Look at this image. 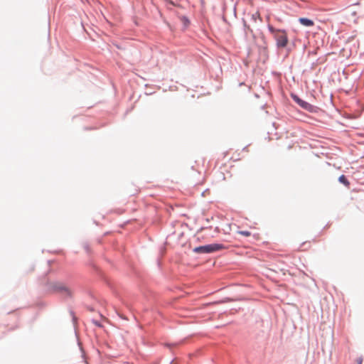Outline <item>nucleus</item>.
Listing matches in <instances>:
<instances>
[{
	"mask_svg": "<svg viewBox=\"0 0 364 364\" xmlns=\"http://www.w3.org/2000/svg\"><path fill=\"white\" fill-rule=\"evenodd\" d=\"M237 234L245 236V237H249L251 235L250 232L245 231V230L237 231Z\"/></svg>",
	"mask_w": 364,
	"mask_h": 364,
	"instance_id": "0eeeda50",
	"label": "nucleus"
},
{
	"mask_svg": "<svg viewBox=\"0 0 364 364\" xmlns=\"http://www.w3.org/2000/svg\"><path fill=\"white\" fill-rule=\"evenodd\" d=\"M338 181L340 183H343L345 186L349 187L350 186V182L346 178V177L344 175H341L338 178Z\"/></svg>",
	"mask_w": 364,
	"mask_h": 364,
	"instance_id": "423d86ee",
	"label": "nucleus"
},
{
	"mask_svg": "<svg viewBox=\"0 0 364 364\" xmlns=\"http://www.w3.org/2000/svg\"><path fill=\"white\" fill-rule=\"evenodd\" d=\"M362 362H363V359L360 358L357 360L358 364H362Z\"/></svg>",
	"mask_w": 364,
	"mask_h": 364,
	"instance_id": "1a4fd4ad",
	"label": "nucleus"
},
{
	"mask_svg": "<svg viewBox=\"0 0 364 364\" xmlns=\"http://www.w3.org/2000/svg\"><path fill=\"white\" fill-rule=\"evenodd\" d=\"M259 18V14L258 12H256L252 15V18L255 22H256L257 19Z\"/></svg>",
	"mask_w": 364,
	"mask_h": 364,
	"instance_id": "6e6552de",
	"label": "nucleus"
},
{
	"mask_svg": "<svg viewBox=\"0 0 364 364\" xmlns=\"http://www.w3.org/2000/svg\"><path fill=\"white\" fill-rule=\"evenodd\" d=\"M291 97L294 100V102H296L303 109H306L307 111H309V112H313L314 111V107L312 105H311L309 102L301 100L297 95H291Z\"/></svg>",
	"mask_w": 364,
	"mask_h": 364,
	"instance_id": "20e7f679",
	"label": "nucleus"
},
{
	"mask_svg": "<svg viewBox=\"0 0 364 364\" xmlns=\"http://www.w3.org/2000/svg\"><path fill=\"white\" fill-rule=\"evenodd\" d=\"M299 21L301 25L304 26L310 27L314 25V22L312 20L306 18H299Z\"/></svg>",
	"mask_w": 364,
	"mask_h": 364,
	"instance_id": "39448f33",
	"label": "nucleus"
},
{
	"mask_svg": "<svg viewBox=\"0 0 364 364\" xmlns=\"http://www.w3.org/2000/svg\"><path fill=\"white\" fill-rule=\"evenodd\" d=\"M225 249V247L223 244H209L203 246L195 247L193 252L198 254H208L218 251H220Z\"/></svg>",
	"mask_w": 364,
	"mask_h": 364,
	"instance_id": "f03ea898",
	"label": "nucleus"
},
{
	"mask_svg": "<svg viewBox=\"0 0 364 364\" xmlns=\"http://www.w3.org/2000/svg\"><path fill=\"white\" fill-rule=\"evenodd\" d=\"M53 289L63 296H70L72 295V290L63 283L58 282L53 284Z\"/></svg>",
	"mask_w": 364,
	"mask_h": 364,
	"instance_id": "7ed1b4c3",
	"label": "nucleus"
},
{
	"mask_svg": "<svg viewBox=\"0 0 364 364\" xmlns=\"http://www.w3.org/2000/svg\"><path fill=\"white\" fill-rule=\"evenodd\" d=\"M268 29L275 38L278 48H285L287 46L289 40L284 30L276 29L272 25H268Z\"/></svg>",
	"mask_w": 364,
	"mask_h": 364,
	"instance_id": "f257e3e1",
	"label": "nucleus"
}]
</instances>
